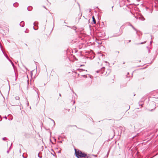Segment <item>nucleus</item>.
I'll return each instance as SVG.
<instances>
[{
    "instance_id": "obj_6",
    "label": "nucleus",
    "mask_w": 158,
    "mask_h": 158,
    "mask_svg": "<svg viewBox=\"0 0 158 158\" xmlns=\"http://www.w3.org/2000/svg\"><path fill=\"white\" fill-rule=\"evenodd\" d=\"M113 81H114V79H113V82H112L113 83Z\"/></svg>"
},
{
    "instance_id": "obj_5",
    "label": "nucleus",
    "mask_w": 158,
    "mask_h": 158,
    "mask_svg": "<svg viewBox=\"0 0 158 158\" xmlns=\"http://www.w3.org/2000/svg\"><path fill=\"white\" fill-rule=\"evenodd\" d=\"M59 95L60 97H61V94H59Z\"/></svg>"
},
{
    "instance_id": "obj_2",
    "label": "nucleus",
    "mask_w": 158,
    "mask_h": 158,
    "mask_svg": "<svg viewBox=\"0 0 158 158\" xmlns=\"http://www.w3.org/2000/svg\"><path fill=\"white\" fill-rule=\"evenodd\" d=\"M56 75V73L54 70H52L51 72L50 77L52 78Z\"/></svg>"
},
{
    "instance_id": "obj_1",
    "label": "nucleus",
    "mask_w": 158,
    "mask_h": 158,
    "mask_svg": "<svg viewBox=\"0 0 158 158\" xmlns=\"http://www.w3.org/2000/svg\"><path fill=\"white\" fill-rule=\"evenodd\" d=\"M75 154L77 158H91V156L89 155H87L84 152L79 151L75 149Z\"/></svg>"
},
{
    "instance_id": "obj_3",
    "label": "nucleus",
    "mask_w": 158,
    "mask_h": 158,
    "mask_svg": "<svg viewBox=\"0 0 158 158\" xmlns=\"http://www.w3.org/2000/svg\"><path fill=\"white\" fill-rule=\"evenodd\" d=\"M92 19H93V22L94 23V24H95L96 23V20H95V19L94 18V16H93Z\"/></svg>"
},
{
    "instance_id": "obj_4",
    "label": "nucleus",
    "mask_w": 158,
    "mask_h": 158,
    "mask_svg": "<svg viewBox=\"0 0 158 158\" xmlns=\"http://www.w3.org/2000/svg\"><path fill=\"white\" fill-rule=\"evenodd\" d=\"M41 9L42 10H45V9H46V8L45 7L43 6V7H41Z\"/></svg>"
}]
</instances>
